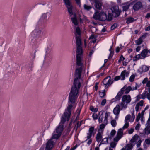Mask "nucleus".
I'll use <instances>...</instances> for the list:
<instances>
[{"label":"nucleus","instance_id":"obj_1","mask_svg":"<svg viewBox=\"0 0 150 150\" xmlns=\"http://www.w3.org/2000/svg\"><path fill=\"white\" fill-rule=\"evenodd\" d=\"M76 69L74 86L72 87L69 97V101L73 104L76 103L79 95V90L82 81L81 76L82 69H85L82 60L83 51L81 47V40H76Z\"/></svg>","mask_w":150,"mask_h":150},{"label":"nucleus","instance_id":"obj_2","mask_svg":"<svg viewBox=\"0 0 150 150\" xmlns=\"http://www.w3.org/2000/svg\"><path fill=\"white\" fill-rule=\"evenodd\" d=\"M72 106V104H69L65 112L62 116L61 122L59 125L56 128L55 132L61 134L64 129V126L63 124L66 121H68L69 120L71 113V109Z\"/></svg>","mask_w":150,"mask_h":150},{"label":"nucleus","instance_id":"obj_3","mask_svg":"<svg viewBox=\"0 0 150 150\" xmlns=\"http://www.w3.org/2000/svg\"><path fill=\"white\" fill-rule=\"evenodd\" d=\"M132 98L129 95H125L122 96V102L120 103L122 109H126L127 107V104L129 103L131 101Z\"/></svg>","mask_w":150,"mask_h":150},{"label":"nucleus","instance_id":"obj_4","mask_svg":"<svg viewBox=\"0 0 150 150\" xmlns=\"http://www.w3.org/2000/svg\"><path fill=\"white\" fill-rule=\"evenodd\" d=\"M93 18L96 20L104 21L107 19V16L104 12H96L93 15Z\"/></svg>","mask_w":150,"mask_h":150},{"label":"nucleus","instance_id":"obj_5","mask_svg":"<svg viewBox=\"0 0 150 150\" xmlns=\"http://www.w3.org/2000/svg\"><path fill=\"white\" fill-rule=\"evenodd\" d=\"M113 80L111 79L110 76H108L105 78L103 81V83L105 88H107L108 87L110 86L112 83Z\"/></svg>","mask_w":150,"mask_h":150},{"label":"nucleus","instance_id":"obj_6","mask_svg":"<svg viewBox=\"0 0 150 150\" xmlns=\"http://www.w3.org/2000/svg\"><path fill=\"white\" fill-rule=\"evenodd\" d=\"M54 144V142L52 139L49 140L46 144L45 150H51L53 147Z\"/></svg>","mask_w":150,"mask_h":150},{"label":"nucleus","instance_id":"obj_7","mask_svg":"<svg viewBox=\"0 0 150 150\" xmlns=\"http://www.w3.org/2000/svg\"><path fill=\"white\" fill-rule=\"evenodd\" d=\"M131 86H127V85H125L121 88L120 91L123 93H124L126 94L128 93L130 91H131Z\"/></svg>","mask_w":150,"mask_h":150},{"label":"nucleus","instance_id":"obj_8","mask_svg":"<svg viewBox=\"0 0 150 150\" xmlns=\"http://www.w3.org/2000/svg\"><path fill=\"white\" fill-rule=\"evenodd\" d=\"M94 129V127L93 126H91L89 128L88 130V132L87 133V139L86 141L91 138L92 135L93 134V132Z\"/></svg>","mask_w":150,"mask_h":150},{"label":"nucleus","instance_id":"obj_9","mask_svg":"<svg viewBox=\"0 0 150 150\" xmlns=\"http://www.w3.org/2000/svg\"><path fill=\"white\" fill-rule=\"evenodd\" d=\"M143 7L142 3L140 1H138L135 3L133 6V8L135 11H138Z\"/></svg>","mask_w":150,"mask_h":150},{"label":"nucleus","instance_id":"obj_10","mask_svg":"<svg viewBox=\"0 0 150 150\" xmlns=\"http://www.w3.org/2000/svg\"><path fill=\"white\" fill-rule=\"evenodd\" d=\"M112 12L115 14V16L118 17L120 15L121 11L119 9L118 6H115L112 7Z\"/></svg>","mask_w":150,"mask_h":150},{"label":"nucleus","instance_id":"obj_11","mask_svg":"<svg viewBox=\"0 0 150 150\" xmlns=\"http://www.w3.org/2000/svg\"><path fill=\"white\" fill-rule=\"evenodd\" d=\"M137 100H139L141 98L144 99L146 97L147 98V91H144L142 94H139L137 96Z\"/></svg>","mask_w":150,"mask_h":150},{"label":"nucleus","instance_id":"obj_12","mask_svg":"<svg viewBox=\"0 0 150 150\" xmlns=\"http://www.w3.org/2000/svg\"><path fill=\"white\" fill-rule=\"evenodd\" d=\"M149 52V50L147 49H144L142 50L140 54L142 59H144L148 56Z\"/></svg>","mask_w":150,"mask_h":150},{"label":"nucleus","instance_id":"obj_13","mask_svg":"<svg viewBox=\"0 0 150 150\" xmlns=\"http://www.w3.org/2000/svg\"><path fill=\"white\" fill-rule=\"evenodd\" d=\"M51 47L50 45L47 46L46 49V54L45 56V59H46L50 56V53L51 51Z\"/></svg>","mask_w":150,"mask_h":150},{"label":"nucleus","instance_id":"obj_14","mask_svg":"<svg viewBox=\"0 0 150 150\" xmlns=\"http://www.w3.org/2000/svg\"><path fill=\"white\" fill-rule=\"evenodd\" d=\"M123 11H126L129 8L130 5L129 2H127L122 4Z\"/></svg>","mask_w":150,"mask_h":150},{"label":"nucleus","instance_id":"obj_15","mask_svg":"<svg viewBox=\"0 0 150 150\" xmlns=\"http://www.w3.org/2000/svg\"><path fill=\"white\" fill-rule=\"evenodd\" d=\"M102 131H98V133L96 134V140L98 142H99L101 141L102 138V134H103Z\"/></svg>","mask_w":150,"mask_h":150},{"label":"nucleus","instance_id":"obj_16","mask_svg":"<svg viewBox=\"0 0 150 150\" xmlns=\"http://www.w3.org/2000/svg\"><path fill=\"white\" fill-rule=\"evenodd\" d=\"M146 37L145 35H143L141 36L138 40L135 41L136 45H138L141 44L143 42V39H144Z\"/></svg>","mask_w":150,"mask_h":150},{"label":"nucleus","instance_id":"obj_17","mask_svg":"<svg viewBox=\"0 0 150 150\" xmlns=\"http://www.w3.org/2000/svg\"><path fill=\"white\" fill-rule=\"evenodd\" d=\"M144 103V101L143 100H141L139 102L137 103L135 107V110L137 112L138 111L139 109L141 108L140 107L143 106Z\"/></svg>","mask_w":150,"mask_h":150},{"label":"nucleus","instance_id":"obj_18","mask_svg":"<svg viewBox=\"0 0 150 150\" xmlns=\"http://www.w3.org/2000/svg\"><path fill=\"white\" fill-rule=\"evenodd\" d=\"M49 12L43 13L41 17V20L43 21L44 22H46L47 21V16H49Z\"/></svg>","mask_w":150,"mask_h":150},{"label":"nucleus","instance_id":"obj_19","mask_svg":"<svg viewBox=\"0 0 150 150\" xmlns=\"http://www.w3.org/2000/svg\"><path fill=\"white\" fill-rule=\"evenodd\" d=\"M129 74V73L127 71H126V70H125L123 71L121 73V74L120 76L121 78V79L122 80H124L125 79V76L127 77Z\"/></svg>","mask_w":150,"mask_h":150},{"label":"nucleus","instance_id":"obj_20","mask_svg":"<svg viewBox=\"0 0 150 150\" xmlns=\"http://www.w3.org/2000/svg\"><path fill=\"white\" fill-rule=\"evenodd\" d=\"M123 94L120 90L118 92L115 97L112 100V101H115L119 100L121 98V96Z\"/></svg>","mask_w":150,"mask_h":150},{"label":"nucleus","instance_id":"obj_21","mask_svg":"<svg viewBox=\"0 0 150 150\" xmlns=\"http://www.w3.org/2000/svg\"><path fill=\"white\" fill-rule=\"evenodd\" d=\"M120 106L119 105H117L113 110L114 113L116 115H118L120 111Z\"/></svg>","mask_w":150,"mask_h":150},{"label":"nucleus","instance_id":"obj_22","mask_svg":"<svg viewBox=\"0 0 150 150\" xmlns=\"http://www.w3.org/2000/svg\"><path fill=\"white\" fill-rule=\"evenodd\" d=\"M95 7L98 9L100 10L101 8L102 4L101 2L98 0H95Z\"/></svg>","mask_w":150,"mask_h":150},{"label":"nucleus","instance_id":"obj_23","mask_svg":"<svg viewBox=\"0 0 150 150\" xmlns=\"http://www.w3.org/2000/svg\"><path fill=\"white\" fill-rule=\"evenodd\" d=\"M146 86L148 88V92H147V99L150 100V81L146 83Z\"/></svg>","mask_w":150,"mask_h":150},{"label":"nucleus","instance_id":"obj_24","mask_svg":"<svg viewBox=\"0 0 150 150\" xmlns=\"http://www.w3.org/2000/svg\"><path fill=\"white\" fill-rule=\"evenodd\" d=\"M68 9V13L70 15L71 17H72V16L74 14V13L73 12V6L72 5H70L69 6L66 7Z\"/></svg>","mask_w":150,"mask_h":150},{"label":"nucleus","instance_id":"obj_25","mask_svg":"<svg viewBox=\"0 0 150 150\" xmlns=\"http://www.w3.org/2000/svg\"><path fill=\"white\" fill-rule=\"evenodd\" d=\"M104 111H101L99 112L98 115V121L99 123H101L102 122L103 118V114Z\"/></svg>","mask_w":150,"mask_h":150},{"label":"nucleus","instance_id":"obj_26","mask_svg":"<svg viewBox=\"0 0 150 150\" xmlns=\"http://www.w3.org/2000/svg\"><path fill=\"white\" fill-rule=\"evenodd\" d=\"M71 21L72 23L75 25H77L78 24V21L77 20L75 14H74V17L71 18Z\"/></svg>","mask_w":150,"mask_h":150},{"label":"nucleus","instance_id":"obj_27","mask_svg":"<svg viewBox=\"0 0 150 150\" xmlns=\"http://www.w3.org/2000/svg\"><path fill=\"white\" fill-rule=\"evenodd\" d=\"M139 137L138 135H134L131 139L130 141L131 143H134L139 140Z\"/></svg>","mask_w":150,"mask_h":150},{"label":"nucleus","instance_id":"obj_28","mask_svg":"<svg viewBox=\"0 0 150 150\" xmlns=\"http://www.w3.org/2000/svg\"><path fill=\"white\" fill-rule=\"evenodd\" d=\"M61 135V134L59 133H57L56 132H54V133L52 134V138L51 139L52 140V139H58L59 137Z\"/></svg>","mask_w":150,"mask_h":150},{"label":"nucleus","instance_id":"obj_29","mask_svg":"<svg viewBox=\"0 0 150 150\" xmlns=\"http://www.w3.org/2000/svg\"><path fill=\"white\" fill-rule=\"evenodd\" d=\"M126 20V23L128 24L134 22L135 20L132 17H129L127 18Z\"/></svg>","mask_w":150,"mask_h":150},{"label":"nucleus","instance_id":"obj_30","mask_svg":"<svg viewBox=\"0 0 150 150\" xmlns=\"http://www.w3.org/2000/svg\"><path fill=\"white\" fill-rule=\"evenodd\" d=\"M123 129L122 128H120L118 129L116 136L121 138L123 135Z\"/></svg>","mask_w":150,"mask_h":150},{"label":"nucleus","instance_id":"obj_31","mask_svg":"<svg viewBox=\"0 0 150 150\" xmlns=\"http://www.w3.org/2000/svg\"><path fill=\"white\" fill-rule=\"evenodd\" d=\"M134 145L131 143L129 144L126 146L125 148L127 150H132Z\"/></svg>","mask_w":150,"mask_h":150},{"label":"nucleus","instance_id":"obj_32","mask_svg":"<svg viewBox=\"0 0 150 150\" xmlns=\"http://www.w3.org/2000/svg\"><path fill=\"white\" fill-rule=\"evenodd\" d=\"M108 114L106 112L105 115V119L103 121V124L106 125L108 123Z\"/></svg>","mask_w":150,"mask_h":150},{"label":"nucleus","instance_id":"obj_33","mask_svg":"<svg viewBox=\"0 0 150 150\" xmlns=\"http://www.w3.org/2000/svg\"><path fill=\"white\" fill-rule=\"evenodd\" d=\"M141 69L142 72H146L148 71L149 67L146 65H143Z\"/></svg>","mask_w":150,"mask_h":150},{"label":"nucleus","instance_id":"obj_34","mask_svg":"<svg viewBox=\"0 0 150 150\" xmlns=\"http://www.w3.org/2000/svg\"><path fill=\"white\" fill-rule=\"evenodd\" d=\"M142 58L141 57L140 54L136 55L135 57H133L132 59L134 61H136L139 59H142Z\"/></svg>","mask_w":150,"mask_h":150},{"label":"nucleus","instance_id":"obj_35","mask_svg":"<svg viewBox=\"0 0 150 150\" xmlns=\"http://www.w3.org/2000/svg\"><path fill=\"white\" fill-rule=\"evenodd\" d=\"M64 2L65 3L66 7L71 5V4L69 0H64Z\"/></svg>","mask_w":150,"mask_h":150},{"label":"nucleus","instance_id":"obj_36","mask_svg":"<svg viewBox=\"0 0 150 150\" xmlns=\"http://www.w3.org/2000/svg\"><path fill=\"white\" fill-rule=\"evenodd\" d=\"M105 125H106L104 124H101L100 126L99 129L98 130V131H100V130H101L102 131V132H103V129L105 127Z\"/></svg>","mask_w":150,"mask_h":150},{"label":"nucleus","instance_id":"obj_37","mask_svg":"<svg viewBox=\"0 0 150 150\" xmlns=\"http://www.w3.org/2000/svg\"><path fill=\"white\" fill-rule=\"evenodd\" d=\"M106 91L105 90H104L101 92H100V97L101 98H103L106 95Z\"/></svg>","mask_w":150,"mask_h":150},{"label":"nucleus","instance_id":"obj_38","mask_svg":"<svg viewBox=\"0 0 150 150\" xmlns=\"http://www.w3.org/2000/svg\"><path fill=\"white\" fill-rule=\"evenodd\" d=\"M35 32L38 35H40L42 33V30L40 28L36 29L35 30Z\"/></svg>","mask_w":150,"mask_h":150},{"label":"nucleus","instance_id":"obj_39","mask_svg":"<svg viewBox=\"0 0 150 150\" xmlns=\"http://www.w3.org/2000/svg\"><path fill=\"white\" fill-rule=\"evenodd\" d=\"M90 109L91 111L94 112H96L98 110V108H94L92 106H91L90 107Z\"/></svg>","mask_w":150,"mask_h":150},{"label":"nucleus","instance_id":"obj_40","mask_svg":"<svg viewBox=\"0 0 150 150\" xmlns=\"http://www.w3.org/2000/svg\"><path fill=\"white\" fill-rule=\"evenodd\" d=\"M84 7L85 9L87 11L89 10L92 8V7L90 6H88L86 4H84Z\"/></svg>","mask_w":150,"mask_h":150},{"label":"nucleus","instance_id":"obj_41","mask_svg":"<svg viewBox=\"0 0 150 150\" xmlns=\"http://www.w3.org/2000/svg\"><path fill=\"white\" fill-rule=\"evenodd\" d=\"M139 86L137 84V83H135V86H133L132 87H131L132 89H131V91H133L134 90H137L138 88H139Z\"/></svg>","mask_w":150,"mask_h":150},{"label":"nucleus","instance_id":"obj_42","mask_svg":"<svg viewBox=\"0 0 150 150\" xmlns=\"http://www.w3.org/2000/svg\"><path fill=\"white\" fill-rule=\"evenodd\" d=\"M111 125L113 127H115L117 124V123L115 120H113L111 121Z\"/></svg>","mask_w":150,"mask_h":150},{"label":"nucleus","instance_id":"obj_43","mask_svg":"<svg viewBox=\"0 0 150 150\" xmlns=\"http://www.w3.org/2000/svg\"><path fill=\"white\" fill-rule=\"evenodd\" d=\"M131 117V115H128L125 117V122H128V121L129 120Z\"/></svg>","mask_w":150,"mask_h":150},{"label":"nucleus","instance_id":"obj_44","mask_svg":"<svg viewBox=\"0 0 150 150\" xmlns=\"http://www.w3.org/2000/svg\"><path fill=\"white\" fill-rule=\"evenodd\" d=\"M117 144V143L115 142H112L110 144V147L112 148H114L115 147Z\"/></svg>","mask_w":150,"mask_h":150},{"label":"nucleus","instance_id":"obj_45","mask_svg":"<svg viewBox=\"0 0 150 150\" xmlns=\"http://www.w3.org/2000/svg\"><path fill=\"white\" fill-rule=\"evenodd\" d=\"M129 126V123L128 122H125V125L122 127V129L127 128Z\"/></svg>","mask_w":150,"mask_h":150},{"label":"nucleus","instance_id":"obj_46","mask_svg":"<svg viewBox=\"0 0 150 150\" xmlns=\"http://www.w3.org/2000/svg\"><path fill=\"white\" fill-rule=\"evenodd\" d=\"M81 125V122H78L77 123L76 125L75 126V128L76 129V130H77L78 128Z\"/></svg>","mask_w":150,"mask_h":150},{"label":"nucleus","instance_id":"obj_47","mask_svg":"<svg viewBox=\"0 0 150 150\" xmlns=\"http://www.w3.org/2000/svg\"><path fill=\"white\" fill-rule=\"evenodd\" d=\"M135 76L134 75H132L129 78V81L131 82H133Z\"/></svg>","mask_w":150,"mask_h":150},{"label":"nucleus","instance_id":"obj_48","mask_svg":"<svg viewBox=\"0 0 150 150\" xmlns=\"http://www.w3.org/2000/svg\"><path fill=\"white\" fill-rule=\"evenodd\" d=\"M121 138L120 137H118L116 136V137L114 138V141L115 143H117L118 142V140Z\"/></svg>","mask_w":150,"mask_h":150},{"label":"nucleus","instance_id":"obj_49","mask_svg":"<svg viewBox=\"0 0 150 150\" xmlns=\"http://www.w3.org/2000/svg\"><path fill=\"white\" fill-rule=\"evenodd\" d=\"M142 116L141 115V114L139 113L137 117L136 118V121L137 122H138L139 121L140 118Z\"/></svg>","mask_w":150,"mask_h":150},{"label":"nucleus","instance_id":"obj_50","mask_svg":"<svg viewBox=\"0 0 150 150\" xmlns=\"http://www.w3.org/2000/svg\"><path fill=\"white\" fill-rule=\"evenodd\" d=\"M92 117L94 120L97 119L98 118V115L96 113H94L92 115Z\"/></svg>","mask_w":150,"mask_h":150},{"label":"nucleus","instance_id":"obj_51","mask_svg":"<svg viewBox=\"0 0 150 150\" xmlns=\"http://www.w3.org/2000/svg\"><path fill=\"white\" fill-rule=\"evenodd\" d=\"M145 142L146 144L148 145L150 144V138H149L145 139Z\"/></svg>","mask_w":150,"mask_h":150},{"label":"nucleus","instance_id":"obj_52","mask_svg":"<svg viewBox=\"0 0 150 150\" xmlns=\"http://www.w3.org/2000/svg\"><path fill=\"white\" fill-rule=\"evenodd\" d=\"M134 131L133 128H131L129 129L128 130V133L129 134H131L133 133Z\"/></svg>","mask_w":150,"mask_h":150},{"label":"nucleus","instance_id":"obj_53","mask_svg":"<svg viewBox=\"0 0 150 150\" xmlns=\"http://www.w3.org/2000/svg\"><path fill=\"white\" fill-rule=\"evenodd\" d=\"M141 143H142V141L141 140L139 139L138 141L137 142V147H140Z\"/></svg>","mask_w":150,"mask_h":150},{"label":"nucleus","instance_id":"obj_54","mask_svg":"<svg viewBox=\"0 0 150 150\" xmlns=\"http://www.w3.org/2000/svg\"><path fill=\"white\" fill-rule=\"evenodd\" d=\"M125 58L122 55L120 57V59L118 60L119 63H120L122 61H123L125 59Z\"/></svg>","mask_w":150,"mask_h":150},{"label":"nucleus","instance_id":"obj_55","mask_svg":"<svg viewBox=\"0 0 150 150\" xmlns=\"http://www.w3.org/2000/svg\"><path fill=\"white\" fill-rule=\"evenodd\" d=\"M112 15L110 14L109 13L108 14V17H107V20L108 21H110L112 20Z\"/></svg>","mask_w":150,"mask_h":150},{"label":"nucleus","instance_id":"obj_56","mask_svg":"<svg viewBox=\"0 0 150 150\" xmlns=\"http://www.w3.org/2000/svg\"><path fill=\"white\" fill-rule=\"evenodd\" d=\"M148 79L147 77L145 78L142 81V83L143 84L146 83V82L147 83L148 81Z\"/></svg>","mask_w":150,"mask_h":150},{"label":"nucleus","instance_id":"obj_57","mask_svg":"<svg viewBox=\"0 0 150 150\" xmlns=\"http://www.w3.org/2000/svg\"><path fill=\"white\" fill-rule=\"evenodd\" d=\"M116 132L115 130H112L110 133L112 137L115 134Z\"/></svg>","mask_w":150,"mask_h":150},{"label":"nucleus","instance_id":"obj_58","mask_svg":"<svg viewBox=\"0 0 150 150\" xmlns=\"http://www.w3.org/2000/svg\"><path fill=\"white\" fill-rule=\"evenodd\" d=\"M106 99H104L102 100L101 102V104L103 106L106 103Z\"/></svg>","mask_w":150,"mask_h":150},{"label":"nucleus","instance_id":"obj_59","mask_svg":"<svg viewBox=\"0 0 150 150\" xmlns=\"http://www.w3.org/2000/svg\"><path fill=\"white\" fill-rule=\"evenodd\" d=\"M134 111H133V112L132 113V117L131 118L132 122H133L135 119V116L134 115Z\"/></svg>","mask_w":150,"mask_h":150},{"label":"nucleus","instance_id":"obj_60","mask_svg":"<svg viewBox=\"0 0 150 150\" xmlns=\"http://www.w3.org/2000/svg\"><path fill=\"white\" fill-rule=\"evenodd\" d=\"M141 125H140L138 123V124L135 127V129L136 130H138L139 129Z\"/></svg>","mask_w":150,"mask_h":150},{"label":"nucleus","instance_id":"obj_61","mask_svg":"<svg viewBox=\"0 0 150 150\" xmlns=\"http://www.w3.org/2000/svg\"><path fill=\"white\" fill-rule=\"evenodd\" d=\"M117 24L116 23L112 25L111 26V30L114 29L117 26Z\"/></svg>","mask_w":150,"mask_h":150},{"label":"nucleus","instance_id":"obj_62","mask_svg":"<svg viewBox=\"0 0 150 150\" xmlns=\"http://www.w3.org/2000/svg\"><path fill=\"white\" fill-rule=\"evenodd\" d=\"M80 110H77L76 111V113L77 114L76 117V119L79 117V116L80 115Z\"/></svg>","mask_w":150,"mask_h":150},{"label":"nucleus","instance_id":"obj_63","mask_svg":"<svg viewBox=\"0 0 150 150\" xmlns=\"http://www.w3.org/2000/svg\"><path fill=\"white\" fill-rule=\"evenodd\" d=\"M120 79H121V78L120 76H116L115 78H114V80L115 81H117L118 80H119Z\"/></svg>","mask_w":150,"mask_h":150},{"label":"nucleus","instance_id":"obj_64","mask_svg":"<svg viewBox=\"0 0 150 150\" xmlns=\"http://www.w3.org/2000/svg\"><path fill=\"white\" fill-rule=\"evenodd\" d=\"M141 47L140 46H138L136 49V51L137 52H139L140 50Z\"/></svg>","mask_w":150,"mask_h":150}]
</instances>
